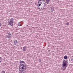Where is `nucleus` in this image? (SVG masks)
<instances>
[{"mask_svg":"<svg viewBox=\"0 0 73 73\" xmlns=\"http://www.w3.org/2000/svg\"><path fill=\"white\" fill-rule=\"evenodd\" d=\"M46 2L47 4H49L50 0H46Z\"/></svg>","mask_w":73,"mask_h":73,"instance_id":"9d476101","label":"nucleus"},{"mask_svg":"<svg viewBox=\"0 0 73 73\" xmlns=\"http://www.w3.org/2000/svg\"><path fill=\"white\" fill-rule=\"evenodd\" d=\"M67 63H68V60L66 61L65 60L63 61V64L62 68L63 70H65V69L66 68V67H67Z\"/></svg>","mask_w":73,"mask_h":73,"instance_id":"f03ea898","label":"nucleus"},{"mask_svg":"<svg viewBox=\"0 0 73 73\" xmlns=\"http://www.w3.org/2000/svg\"><path fill=\"white\" fill-rule=\"evenodd\" d=\"M18 26H21V24H20V23H19L18 24Z\"/></svg>","mask_w":73,"mask_h":73,"instance_id":"ddd939ff","label":"nucleus"},{"mask_svg":"<svg viewBox=\"0 0 73 73\" xmlns=\"http://www.w3.org/2000/svg\"><path fill=\"white\" fill-rule=\"evenodd\" d=\"M69 25V23H66V25Z\"/></svg>","mask_w":73,"mask_h":73,"instance_id":"a211bd4d","label":"nucleus"},{"mask_svg":"<svg viewBox=\"0 0 73 73\" xmlns=\"http://www.w3.org/2000/svg\"><path fill=\"white\" fill-rule=\"evenodd\" d=\"M13 20H14L13 18L9 19L8 20V25H11V26L13 27L14 23Z\"/></svg>","mask_w":73,"mask_h":73,"instance_id":"7ed1b4c3","label":"nucleus"},{"mask_svg":"<svg viewBox=\"0 0 73 73\" xmlns=\"http://www.w3.org/2000/svg\"><path fill=\"white\" fill-rule=\"evenodd\" d=\"M26 46H25L24 47H23L22 50L23 52H25L26 51Z\"/></svg>","mask_w":73,"mask_h":73,"instance_id":"423d86ee","label":"nucleus"},{"mask_svg":"<svg viewBox=\"0 0 73 73\" xmlns=\"http://www.w3.org/2000/svg\"><path fill=\"white\" fill-rule=\"evenodd\" d=\"M64 58L66 59H67V58H68V56H64Z\"/></svg>","mask_w":73,"mask_h":73,"instance_id":"9b49d317","label":"nucleus"},{"mask_svg":"<svg viewBox=\"0 0 73 73\" xmlns=\"http://www.w3.org/2000/svg\"><path fill=\"white\" fill-rule=\"evenodd\" d=\"M17 40H15L14 42V44L15 45H17Z\"/></svg>","mask_w":73,"mask_h":73,"instance_id":"0eeeda50","label":"nucleus"},{"mask_svg":"<svg viewBox=\"0 0 73 73\" xmlns=\"http://www.w3.org/2000/svg\"><path fill=\"white\" fill-rule=\"evenodd\" d=\"M40 8V7H39L38 8V9H40H40H42V7H41L40 9V8Z\"/></svg>","mask_w":73,"mask_h":73,"instance_id":"dca6fc26","label":"nucleus"},{"mask_svg":"<svg viewBox=\"0 0 73 73\" xmlns=\"http://www.w3.org/2000/svg\"><path fill=\"white\" fill-rule=\"evenodd\" d=\"M19 65H24L23 64H25V62H24V61H22L21 60H20V61L19 62Z\"/></svg>","mask_w":73,"mask_h":73,"instance_id":"39448f33","label":"nucleus"},{"mask_svg":"<svg viewBox=\"0 0 73 73\" xmlns=\"http://www.w3.org/2000/svg\"><path fill=\"white\" fill-rule=\"evenodd\" d=\"M71 61H72V62H73V59H71Z\"/></svg>","mask_w":73,"mask_h":73,"instance_id":"f3484780","label":"nucleus"},{"mask_svg":"<svg viewBox=\"0 0 73 73\" xmlns=\"http://www.w3.org/2000/svg\"><path fill=\"white\" fill-rule=\"evenodd\" d=\"M38 61L39 62H41V59H39L38 60Z\"/></svg>","mask_w":73,"mask_h":73,"instance_id":"2eb2a0df","label":"nucleus"},{"mask_svg":"<svg viewBox=\"0 0 73 73\" xmlns=\"http://www.w3.org/2000/svg\"><path fill=\"white\" fill-rule=\"evenodd\" d=\"M1 23H0V27H1Z\"/></svg>","mask_w":73,"mask_h":73,"instance_id":"412c9836","label":"nucleus"},{"mask_svg":"<svg viewBox=\"0 0 73 73\" xmlns=\"http://www.w3.org/2000/svg\"><path fill=\"white\" fill-rule=\"evenodd\" d=\"M7 35H6L5 37L6 38H11V36H12V35L11 33H6Z\"/></svg>","mask_w":73,"mask_h":73,"instance_id":"20e7f679","label":"nucleus"},{"mask_svg":"<svg viewBox=\"0 0 73 73\" xmlns=\"http://www.w3.org/2000/svg\"><path fill=\"white\" fill-rule=\"evenodd\" d=\"M54 11V7H52L51 9V11L52 12Z\"/></svg>","mask_w":73,"mask_h":73,"instance_id":"1a4fd4ad","label":"nucleus"},{"mask_svg":"<svg viewBox=\"0 0 73 73\" xmlns=\"http://www.w3.org/2000/svg\"><path fill=\"white\" fill-rule=\"evenodd\" d=\"M42 1H45V0H42Z\"/></svg>","mask_w":73,"mask_h":73,"instance_id":"aec40b11","label":"nucleus"},{"mask_svg":"<svg viewBox=\"0 0 73 73\" xmlns=\"http://www.w3.org/2000/svg\"><path fill=\"white\" fill-rule=\"evenodd\" d=\"M2 73H5V71H3L2 72Z\"/></svg>","mask_w":73,"mask_h":73,"instance_id":"6ab92c4d","label":"nucleus"},{"mask_svg":"<svg viewBox=\"0 0 73 73\" xmlns=\"http://www.w3.org/2000/svg\"><path fill=\"white\" fill-rule=\"evenodd\" d=\"M39 3V2L38 1V5H37L38 6H38H41V4H39V5H38V3Z\"/></svg>","mask_w":73,"mask_h":73,"instance_id":"f8f14e48","label":"nucleus"},{"mask_svg":"<svg viewBox=\"0 0 73 73\" xmlns=\"http://www.w3.org/2000/svg\"><path fill=\"white\" fill-rule=\"evenodd\" d=\"M19 72H23L27 69V65L22 64L21 65H19ZM20 67H21V68H20Z\"/></svg>","mask_w":73,"mask_h":73,"instance_id":"f257e3e1","label":"nucleus"},{"mask_svg":"<svg viewBox=\"0 0 73 73\" xmlns=\"http://www.w3.org/2000/svg\"><path fill=\"white\" fill-rule=\"evenodd\" d=\"M44 5H41V8H44V7H45L46 5L45 4V3H43Z\"/></svg>","mask_w":73,"mask_h":73,"instance_id":"6e6552de","label":"nucleus"},{"mask_svg":"<svg viewBox=\"0 0 73 73\" xmlns=\"http://www.w3.org/2000/svg\"><path fill=\"white\" fill-rule=\"evenodd\" d=\"M41 1V0H40L38 1L39 2H40V1Z\"/></svg>","mask_w":73,"mask_h":73,"instance_id":"4be33fe9","label":"nucleus"},{"mask_svg":"<svg viewBox=\"0 0 73 73\" xmlns=\"http://www.w3.org/2000/svg\"><path fill=\"white\" fill-rule=\"evenodd\" d=\"M2 58L1 57H0V62L1 61V60H2Z\"/></svg>","mask_w":73,"mask_h":73,"instance_id":"4468645a","label":"nucleus"}]
</instances>
